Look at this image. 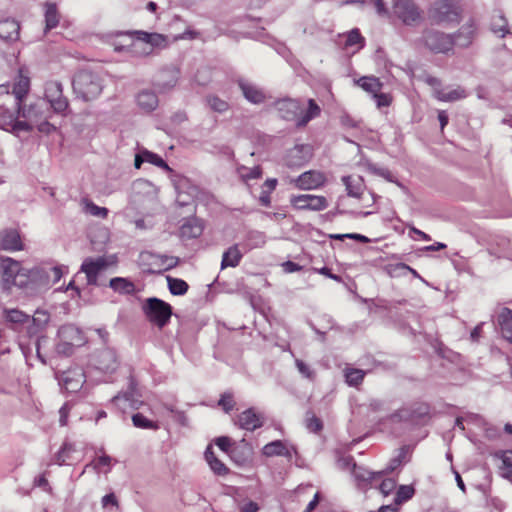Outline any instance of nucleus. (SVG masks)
Listing matches in <instances>:
<instances>
[{
	"label": "nucleus",
	"instance_id": "nucleus-1",
	"mask_svg": "<svg viewBox=\"0 0 512 512\" xmlns=\"http://www.w3.org/2000/svg\"><path fill=\"white\" fill-rule=\"evenodd\" d=\"M18 112L21 116V122L26 123L29 127L28 129H22V132H31L35 127L46 134L55 130V126L48 121L53 111L45 100L39 99L30 105L18 103Z\"/></svg>",
	"mask_w": 512,
	"mask_h": 512
},
{
	"label": "nucleus",
	"instance_id": "nucleus-2",
	"mask_svg": "<svg viewBox=\"0 0 512 512\" xmlns=\"http://www.w3.org/2000/svg\"><path fill=\"white\" fill-rule=\"evenodd\" d=\"M138 43L150 46L149 50L144 52L145 55H149L154 48H166L168 39L167 36L159 33H148L145 31L120 32L116 35L113 45L115 51H123L125 49L135 51Z\"/></svg>",
	"mask_w": 512,
	"mask_h": 512
},
{
	"label": "nucleus",
	"instance_id": "nucleus-3",
	"mask_svg": "<svg viewBox=\"0 0 512 512\" xmlns=\"http://www.w3.org/2000/svg\"><path fill=\"white\" fill-rule=\"evenodd\" d=\"M462 8L457 0H436L428 10V19L432 24L451 25L459 23Z\"/></svg>",
	"mask_w": 512,
	"mask_h": 512
},
{
	"label": "nucleus",
	"instance_id": "nucleus-4",
	"mask_svg": "<svg viewBox=\"0 0 512 512\" xmlns=\"http://www.w3.org/2000/svg\"><path fill=\"white\" fill-rule=\"evenodd\" d=\"M0 269L4 289L10 290L13 286L24 287L27 285L29 272L22 268L20 262L9 257H1Z\"/></svg>",
	"mask_w": 512,
	"mask_h": 512
},
{
	"label": "nucleus",
	"instance_id": "nucleus-5",
	"mask_svg": "<svg viewBox=\"0 0 512 512\" xmlns=\"http://www.w3.org/2000/svg\"><path fill=\"white\" fill-rule=\"evenodd\" d=\"M73 89L79 97L88 101L100 95L102 83L96 74L88 70H82L74 76Z\"/></svg>",
	"mask_w": 512,
	"mask_h": 512
},
{
	"label": "nucleus",
	"instance_id": "nucleus-6",
	"mask_svg": "<svg viewBox=\"0 0 512 512\" xmlns=\"http://www.w3.org/2000/svg\"><path fill=\"white\" fill-rule=\"evenodd\" d=\"M142 310L147 320L160 329L168 324L172 316L171 305L156 297L146 299Z\"/></svg>",
	"mask_w": 512,
	"mask_h": 512
},
{
	"label": "nucleus",
	"instance_id": "nucleus-7",
	"mask_svg": "<svg viewBox=\"0 0 512 512\" xmlns=\"http://www.w3.org/2000/svg\"><path fill=\"white\" fill-rule=\"evenodd\" d=\"M117 264L116 256H99L87 257L81 267L80 271L86 275L87 284L97 286L99 276L105 272L109 267Z\"/></svg>",
	"mask_w": 512,
	"mask_h": 512
},
{
	"label": "nucleus",
	"instance_id": "nucleus-8",
	"mask_svg": "<svg viewBox=\"0 0 512 512\" xmlns=\"http://www.w3.org/2000/svg\"><path fill=\"white\" fill-rule=\"evenodd\" d=\"M45 101L50 109L59 114H63L69 107L66 97L63 96V88L58 81H49L45 84Z\"/></svg>",
	"mask_w": 512,
	"mask_h": 512
},
{
	"label": "nucleus",
	"instance_id": "nucleus-9",
	"mask_svg": "<svg viewBox=\"0 0 512 512\" xmlns=\"http://www.w3.org/2000/svg\"><path fill=\"white\" fill-rule=\"evenodd\" d=\"M291 206L296 210L323 211L328 208L329 202L325 196L314 194L293 195L290 198Z\"/></svg>",
	"mask_w": 512,
	"mask_h": 512
},
{
	"label": "nucleus",
	"instance_id": "nucleus-10",
	"mask_svg": "<svg viewBox=\"0 0 512 512\" xmlns=\"http://www.w3.org/2000/svg\"><path fill=\"white\" fill-rule=\"evenodd\" d=\"M28 128L26 123L21 122V116L18 112V103H16L14 110L0 107V129L18 135L22 132V129Z\"/></svg>",
	"mask_w": 512,
	"mask_h": 512
},
{
	"label": "nucleus",
	"instance_id": "nucleus-11",
	"mask_svg": "<svg viewBox=\"0 0 512 512\" xmlns=\"http://www.w3.org/2000/svg\"><path fill=\"white\" fill-rule=\"evenodd\" d=\"M424 39L426 46L436 53H447L454 47L452 34L429 30L426 32Z\"/></svg>",
	"mask_w": 512,
	"mask_h": 512
},
{
	"label": "nucleus",
	"instance_id": "nucleus-12",
	"mask_svg": "<svg viewBox=\"0 0 512 512\" xmlns=\"http://www.w3.org/2000/svg\"><path fill=\"white\" fill-rule=\"evenodd\" d=\"M478 23L474 18H469L454 34V46L467 48L478 36Z\"/></svg>",
	"mask_w": 512,
	"mask_h": 512
},
{
	"label": "nucleus",
	"instance_id": "nucleus-13",
	"mask_svg": "<svg viewBox=\"0 0 512 512\" xmlns=\"http://www.w3.org/2000/svg\"><path fill=\"white\" fill-rule=\"evenodd\" d=\"M326 175L318 170H309L300 174L292 180L294 186L299 190H315L321 188L326 183Z\"/></svg>",
	"mask_w": 512,
	"mask_h": 512
},
{
	"label": "nucleus",
	"instance_id": "nucleus-14",
	"mask_svg": "<svg viewBox=\"0 0 512 512\" xmlns=\"http://www.w3.org/2000/svg\"><path fill=\"white\" fill-rule=\"evenodd\" d=\"M393 10L405 24H413L421 18V11L413 0H394Z\"/></svg>",
	"mask_w": 512,
	"mask_h": 512
},
{
	"label": "nucleus",
	"instance_id": "nucleus-15",
	"mask_svg": "<svg viewBox=\"0 0 512 512\" xmlns=\"http://www.w3.org/2000/svg\"><path fill=\"white\" fill-rule=\"evenodd\" d=\"M264 417L261 413L257 412L254 408H248L241 412L235 424L246 431H255L263 426Z\"/></svg>",
	"mask_w": 512,
	"mask_h": 512
},
{
	"label": "nucleus",
	"instance_id": "nucleus-16",
	"mask_svg": "<svg viewBox=\"0 0 512 512\" xmlns=\"http://www.w3.org/2000/svg\"><path fill=\"white\" fill-rule=\"evenodd\" d=\"M429 408L425 404H420L416 408H402L390 416L392 422H415L416 420L426 416Z\"/></svg>",
	"mask_w": 512,
	"mask_h": 512
},
{
	"label": "nucleus",
	"instance_id": "nucleus-17",
	"mask_svg": "<svg viewBox=\"0 0 512 512\" xmlns=\"http://www.w3.org/2000/svg\"><path fill=\"white\" fill-rule=\"evenodd\" d=\"M343 461L347 466L352 465V474L359 486H367L383 475V472H371L363 467L357 466L356 463L353 462L352 457L345 458Z\"/></svg>",
	"mask_w": 512,
	"mask_h": 512
},
{
	"label": "nucleus",
	"instance_id": "nucleus-18",
	"mask_svg": "<svg viewBox=\"0 0 512 512\" xmlns=\"http://www.w3.org/2000/svg\"><path fill=\"white\" fill-rule=\"evenodd\" d=\"M119 366L116 352L111 349H104L98 352L96 356V367L102 372L112 373Z\"/></svg>",
	"mask_w": 512,
	"mask_h": 512
},
{
	"label": "nucleus",
	"instance_id": "nucleus-19",
	"mask_svg": "<svg viewBox=\"0 0 512 512\" xmlns=\"http://www.w3.org/2000/svg\"><path fill=\"white\" fill-rule=\"evenodd\" d=\"M492 456L500 461L498 465L499 475L512 483V450H497Z\"/></svg>",
	"mask_w": 512,
	"mask_h": 512
},
{
	"label": "nucleus",
	"instance_id": "nucleus-20",
	"mask_svg": "<svg viewBox=\"0 0 512 512\" xmlns=\"http://www.w3.org/2000/svg\"><path fill=\"white\" fill-rule=\"evenodd\" d=\"M0 249L7 251H19L23 244L16 230H5L0 233Z\"/></svg>",
	"mask_w": 512,
	"mask_h": 512
},
{
	"label": "nucleus",
	"instance_id": "nucleus-21",
	"mask_svg": "<svg viewBox=\"0 0 512 512\" xmlns=\"http://www.w3.org/2000/svg\"><path fill=\"white\" fill-rule=\"evenodd\" d=\"M204 229V224L201 219L190 218L186 220L180 227V236L184 239L198 238Z\"/></svg>",
	"mask_w": 512,
	"mask_h": 512
},
{
	"label": "nucleus",
	"instance_id": "nucleus-22",
	"mask_svg": "<svg viewBox=\"0 0 512 512\" xmlns=\"http://www.w3.org/2000/svg\"><path fill=\"white\" fill-rule=\"evenodd\" d=\"M277 110L282 119L295 120L297 122L300 105L295 100H282L277 103Z\"/></svg>",
	"mask_w": 512,
	"mask_h": 512
},
{
	"label": "nucleus",
	"instance_id": "nucleus-23",
	"mask_svg": "<svg viewBox=\"0 0 512 512\" xmlns=\"http://www.w3.org/2000/svg\"><path fill=\"white\" fill-rule=\"evenodd\" d=\"M205 460L210 469L218 476H226L229 474V468L215 455L211 445L205 450Z\"/></svg>",
	"mask_w": 512,
	"mask_h": 512
},
{
	"label": "nucleus",
	"instance_id": "nucleus-24",
	"mask_svg": "<svg viewBox=\"0 0 512 512\" xmlns=\"http://www.w3.org/2000/svg\"><path fill=\"white\" fill-rule=\"evenodd\" d=\"M20 25L14 19L0 21V38L6 41H15L19 38Z\"/></svg>",
	"mask_w": 512,
	"mask_h": 512
},
{
	"label": "nucleus",
	"instance_id": "nucleus-25",
	"mask_svg": "<svg viewBox=\"0 0 512 512\" xmlns=\"http://www.w3.org/2000/svg\"><path fill=\"white\" fill-rule=\"evenodd\" d=\"M262 454L266 457L284 456L288 459L292 458L291 451L287 448L285 443L281 440H275L267 443L262 448Z\"/></svg>",
	"mask_w": 512,
	"mask_h": 512
},
{
	"label": "nucleus",
	"instance_id": "nucleus-26",
	"mask_svg": "<svg viewBox=\"0 0 512 512\" xmlns=\"http://www.w3.org/2000/svg\"><path fill=\"white\" fill-rule=\"evenodd\" d=\"M497 321L502 336L509 342H512V310L503 308L498 315Z\"/></svg>",
	"mask_w": 512,
	"mask_h": 512
},
{
	"label": "nucleus",
	"instance_id": "nucleus-27",
	"mask_svg": "<svg viewBox=\"0 0 512 512\" xmlns=\"http://www.w3.org/2000/svg\"><path fill=\"white\" fill-rule=\"evenodd\" d=\"M321 108L314 99L308 100V108L305 112H302L297 118V127L306 126L312 119L320 116Z\"/></svg>",
	"mask_w": 512,
	"mask_h": 512
},
{
	"label": "nucleus",
	"instance_id": "nucleus-28",
	"mask_svg": "<svg viewBox=\"0 0 512 512\" xmlns=\"http://www.w3.org/2000/svg\"><path fill=\"white\" fill-rule=\"evenodd\" d=\"M434 96L437 100L442 102H453L466 97V92L463 88L457 87L446 91V89L435 88Z\"/></svg>",
	"mask_w": 512,
	"mask_h": 512
},
{
	"label": "nucleus",
	"instance_id": "nucleus-29",
	"mask_svg": "<svg viewBox=\"0 0 512 512\" xmlns=\"http://www.w3.org/2000/svg\"><path fill=\"white\" fill-rule=\"evenodd\" d=\"M342 181L349 196L359 198L362 195L364 183L360 176H345Z\"/></svg>",
	"mask_w": 512,
	"mask_h": 512
},
{
	"label": "nucleus",
	"instance_id": "nucleus-30",
	"mask_svg": "<svg viewBox=\"0 0 512 512\" xmlns=\"http://www.w3.org/2000/svg\"><path fill=\"white\" fill-rule=\"evenodd\" d=\"M45 30H51L58 26L60 21V13L55 3L47 2L44 4Z\"/></svg>",
	"mask_w": 512,
	"mask_h": 512
},
{
	"label": "nucleus",
	"instance_id": "nucleus-31",
	"mask_svg": "<svg viewBox=\"0 0 512 512\" xmlns=\"http://www.w3.org/2000/svg\"><path fill=\"white\" fill-rule=\"evenodd\" d=\"M241 259L242 253L240 252L238 245L235 244L223 253L221 268L225 269L227 267H236L239 265Z\"/></svg>",
	"mask_w": 512,
	"mask_h": 512
},
{
	"label": "nucleus",
	"instance_id": "nucleus-32",
	"mask_svg": "<svg viewBox=\"0 0 512 512\" xmlns=\"http://www.w3.org/2000/svg\"><path fill=\"white\" fill-rule=\"evenodd\" d=\"M30 88V79L23 74V70H19L17 81L13 85V94L17 99V103H22V99L28 93Z\"/></svg>",
	"mask_w": 512,
	"mask_h": 512
},
{
	"label": "nucleus",
	"instance_id": "nucleus-33",
	"mask_svg": "<svg viewBox=\"0 0 512 512\" xmlns=\"http://www.w3.org/2000/svg\"><path fill=\"white\" fill-rule=\"evenodd\" d=\"M110 288L120 294L131 295L135 293V285L127 278L115 277L109 282Z\"/></svg>",
	"mask_w": 512,
	"mask_h": 512
},
{
	"label": "nucleus",
	"instance_id": "nucleus-34",
	"mask_svg": "<svg viewBox=\"0 0 512 512\" xmlns=\"http://www.w3.org/2000/svg\"><path fill=\"white\" fill-rule=\"evenodd\" d=\"M137 102L142 109L152 111L158 106V97L154 92L144 90L138 94Z\"/></svg>",
	"mask_w": 512,
	"mask_h": 512
},
{
	"label": "nucleus",
	"instance_id": "nucleus-35",
	"mask_svg": "<svg viewBox=\"0 0 512 512\" xmlns=\"http://www.w3.org/2000/svg\"><path fill=\"white\" fill-rule=\"evenodd\" d=\"M356 84L364 91L372 93L373 95L380 92L383 86L379 78L374 76H363L356 81Z\"/></svg>",
	"mask_w": 512,
	"mask_h": 512
},
{
	"label": "nucleus",
	"instance_id": "nucleus-36",
	"mask_svg": "<svg viewBox=\"0 0 512 512\" xmlns=\"http://www.w3.org/2000/svg\"><path fill=\"white\" fill-rule=\"evenodd\" d=\"M59 335L64 339L67 340L68 343L72 346L74 345H81L82 339L80 337V332L77 328H75L72 325L63 326L59 330Z\"/></svg>",
	"mask_w": 512,
	"mask_h": 512
},
{
	"label": "nucleus",
	"instance_id": "nucleus-37",
	"mask_svg": "<svg viewBox=\"0 0 512 512\" xmlns=\"http://www.w3.org/2000/svg\"><path fill=\"white\" fill-rule=\"evenodd\" d=\"M240 87H241V90H242L245 98L248 101H250L254 104H259L264 101L265 95L263 94V92L261 90H259L255 86L250 85V84H241Z\"/></svg>",
	"mask_w": 512,
	"mask_h": 512
},
{
	"label": "nucleus",
	"instance_id": "nucleus-38",
	"mask_svg": "<svg viewBox=\"0 0 512 512\" xmlns=\"http://www.w3.org/2000/svg\"><path fill=\"white\" fill-rule=\"evenodd\" d=\"M365 45V38L361 35L359 29H352L345 35V42L343 47L348 49L353 46H357V51L363 48Z\"/></svg>",
	"mask_w": 512,
	"mask_h": 512
},
{
	"label": "nucleus",
	"instance_id": "nucleus-39",
	"mask_svg": "<svg viewBox=\"0 0 512 512\" xmlns=\"http://www.w3.org/2000/svg\"><path fill=\"white\" fill-rule=\"evenodd\" d=\"M112 458L108 455H102L95 458L90 464L86 465V468L92 467L98 474H107L110 471Z\"/></svg>",
	"mask_w": 512,
	"mask_h": 512
},
{
	"label": "nucleus",
	"instance_id": "nucleus-40",
	"mask_svg": "<svg viewBox=\"0 0 512 512\" xmlns=\"http://www.w3.org/2000/svg\"><path fill=\"white\" fill-rule=\"evenodd\" d=\"M169 291L173 295H184L188 291V284L179 278L167 277Z\"/></svg>",
	"mask_w": 512,
	"mask_h": 512
},
{
	"label": "nucleus",
	"instance_id": "nucleus-41",
	"mask_svg": "<svg viewBox=\"0 0 512 512\" xmlns=\"http://www.w3.org/2000/svg\"><path fill=\"white\" fill-rule=\"evenodd\" d=\"M491 30L495 34H499L501 37H504L506 33H508L507 28V20L501 14H495L492 17L491 21Z\"/></svg>",
	"mask_w": 512,
	"mask_h": 512
},
{
	"label": "nucleus",
	"instance_id": "nucleus-42",
	"mask_svg": "<svg viewBox=\"0 0 512 512\" xmlns=\"http://www.w3.org/2000/svg\"><path fill=\"white\" fill-rule=\"evenodd\" d=\"M132 423L135 427L141 429L157 430L159 428L157 422L149 420L141 413H136L132 416Z\"/></svg>",
	"mask_w": 512,
	"mask_h": 512
},
{
	"label": "nucleus",
	"instance_id": "nucleus-43",
	"mask_svg": "<svg viewBox=\"0 0 512 512\" xmlns=\"http://www.w3.org/2000/svg\"><path fill=\"white\" fill-rule=\"evenodd\" d=\"M365 372L361 369L349 368L345 371L346 382L350 386H358L364 380Z\"/></svg>",
	"mask_w": 512,
	"mask_h": 512
},
{
	"label": "nucleus",
	"instance_id": "nucleus-44",
	"mask_svg": "<svg viewBox=\"0 0 512 512\" xmlns=\"http://www.w3.org/2000/svg\"><path fill=\"white\" fill-rule=\"evenodd\" d=\"M415 494V489L411 485H401L395 496V505H400L409 499H411Z\"/></svg>",
	"mask_w": 512,
	"mask_h": 512
},
{
	"label": "nucleus",
	"instance_id": "nucleus-45",
	"mask_svg": "<svg viewBox=\"0 0 512 512\" xmlns=\"http://www.w3.org/2000/svg\"><path fill=\"white\" fill-rule=\"evenodd\" d=\"M240 177L244 181L259 179L262 176V169L260 166H255L252 168L241 167L238 169Z\"/></svg>",
	"mask_w": 512,
	"mask_h": 512
},
{
	"label": "nucleus",
	"instance_id": "nucleus-46",
	"mask_svg": "<svg viewBox=\"0 0 512 512\" xmlns=\"http://www.w3.org/2000/svg\"><path fill=\"white\" fill-rule=\"evenodd\" d=\"M144 152V160L148 163H151L157 167L163 168L165 170H170L168 164L158 155L148 150H143Z\"/></svg>",
	"mask_w": 512,
	"mask_h": 512
},
{
	"label": "nucleus",
	"instance_id": "nucleus-47",
	"mask_svg": "<svg viewBox=\"0 0 512 512\" xmlns=\"http://www.w3.org/2000/svg\"><path fill=\"white\" fill-rule=\"evenodd\" d=\"M74 452V447L70 443H64L56 455V461L59 465L67 464L70 454Z\"/></svg>",
	"mask_w": 512,
	"mask_h": 512
},
{
	"label": "nucleus",
	"instance_id": "nucleus-48",
	"mask_svg": "<svg viewBox=\"0 0 512 512\" xmlns=\"http://www.w3.org/2000/svg\"><path fill=\"white\" fill-rule=\"evenodd\" d=\"M156 262L159 263L160 270H168L174 268L178 264V258L173 256L166 255H156L154 256Z\"/></svg>",
	"mask_w": 512,
	"mask_h": 512
},
{
	"label": "nucleus",
	"instance_id": "nucleus-49",
	"mask_svg": "<svg viewBox=\"0 0 512 512\" xmlns=\"http://www.w3.org/2000/svg\"><path fill=\"white\" fill-rule=\"evenodd\" d=\"M306 427L312 432H319L323 425L322 421L313 412H308L306 415Z\"/></svg>",
	"mask_w": 512,
	"mask_h": 512
},
{
	"label": "nucleus",
	"instance_id": "nucleus-50",
	"mask_svg": "<svg viewBox=\"0 0 512 512\" xmlns=\"http://www.w3.org/2000/svg\"><path fill=\"white\" fill-rule=\"evenodd\" d=\"M28 315L17 309L6 311V319L12 323H24L28 319Z\"/></svg>",
	"mask_w": 512,
	"mask_h": 512
},
{
	"label": "nucleus",
	"instance_id": "nucleus-51",
	"mask_svg": "<svg viewBox=\"0 0 512 512\" xmlns=\"http://www.w3.org/2000/svg\"><path fill=\"white\" fill-rule=\"evenodd\" d=\"M85 211L93 216L106 218L108 215V209L105 207H99L93 202H86Z\"/></svg>",
	"mask_w": 512,
	"mask_h": 512
},
{
	"label": "nucleus",
	"instance_id": "nucleus-52",
	"mask_svg": "<svg viewBox=\"0 0 512 512\" xmlns=\"http://www.w3.org/2000/svg\"><path fill=\"white\" fill-rule=\"evenodd\" d=\"M218 405L221 406L225 412H230L235 406L233 395L231 393L222 394Z\"/></svg>",
	"mask_w": 512,
	"mask_h": 512
},
{
	"label": "nucleus",
	"instance_id": "nucleus-53",
	"mask_svg": "<svg viewBox=\"0 0 512 512\" xmlns=\"http://www.w3.org/2000/svg\"><path fill=\"white\" fill-rule=\"evenodd\" d=\"M295 365L298 369V371L307 379L314 380L315 379V372L310 368L309 365H307L304 361L300 359H296Z\"/></svg>",
	"mask_w": 512,
	"mask_h": 512
},
{
	"label": "nucleus",
	"instance_id": "nucleus-54",
	"mask_svg": "<svg viewBox=\"0 0 512 512\" xmlns=\"http://www.w3.org/2000/svg\"><path fill=\"white\" fill-rule=\"evenodd\" d=\"M208 103L212 110L216 112H224L228 109V103L216 96L208 98Z\"/></svg>",
	"mask_w": 512,
	"mask_h": 512
},
{
	"label": "nucleus",
	"instance_id": "nucleus-55",
	"mask_svg": "<svg viewBox=\"0 0 512 512\" xmlns=\"http://www.w3.org/2000/svg\"><path fill=\"white\" fill-rule=\"evenodd\" d=\"M373 96L376 99V103L379 108L390 106L393 100L392 96L387 93L377 92Z\"/></svg>",
	"mask_w": 512,
	"mask_h": 512
},
{
	"label": "nucleus",
	"instance_id": "nucleus-56",
	"mask_svg": "<svg viewBox=\"0 0 512 512\" xmlns=\"http://www.w3.org/2000/svg\"><path fill=\"white\" fill-rule=\"evenodd\" d=\"M396 486L395 480L388 478L382 480V482L379 485V490L384 496H388Z\"/></svg>",
	"mask_w": 512,
	"mask_h": 512
},
{
	"label": "nucleus",
	"instance_id": "nucleus-57",
	"mask_svg": "<svg viewBox=\"0 0 512 512\" xmlns=\"http://www.w3.org/2000/svg\"><path fill=\"white\" fill-rule=\"evenodd\" d=\"M215 444L221 449L223 452L228 453L229 449L232 446L231 438L227 436H221L215 439Z\"/></svg>",
	"mask_w": 512,
	"mask_h": 512
},
{
	"label": "nucleus",
	"instance_id": "nucleus-58",
	"mask_svg": "<svg viewBox=\"0 0 512 512\" xmlns=\"http://www.w3.org/2000/svg\"><path fill=\"white\" fill-rule=\"evenodd\" d=\"M130 401L128 394L117 395L113 397L112 403L121 410H125L127 403Z\"/></svg>",
	"mask_w": 512,
	"mask_h": 512
},
{
	"label": "nucleus",
	"instance_id": "nucleus-59",
	"mask_svg": "<svg viewBox=\"0 0 512 512\" xmlns=\"http://www.w3.org/2000/svg\"><path fill=\"white\" fill-rule=\"evenodd\" d=\"M282 268H283L284 272H286V273H293V272H298V271L302 270V266H300L299 264H297L293 261H286V262L282 263Z\"/></svg>",
	"mask_w": 512,
	"mask_h": 512
},
{
	"label": "nucleus",
	"instance_id": "nucleus-60",
	"mask_svg": "<svg viewBox=\"0 0 512 512\" xmlns=\"http://www.w3.org/2000/svg\"><path fill=\"white\" fill-rule=\"evenodd\" d=\"M319 501H320V493L316 492L314 494L313 499L306 506L304 512H313L316 509V507L318 506Z\"/></svg>",
	"mask_w": 512,
	"mask_h": 512
},
{
	"label": "nucleus",
	"instance_id": "nucleus-61",
	"mask_svg": "<svg viewBox=\"0 0 512 512\" xmlns=\"http://www.w3.org/2000/svg\"><path fill=\"white\" fill-rule=\"evenodd\" d=\"M259 506L254 501H249L240 508V512H258Z\"/></svg>",
	"mask_w": 512,
	"mask_h": 512
},
{
	"label": "nucleus",
	"instance_id": "nucleus-62",
	"mask_svg": "<svg viewBox=\"0 0 512 512\" xmlns=\"http://www.w3.org/2000/svg\"><path fill=\"white\" fill-rule=\"evenodd\" d=\"M109 504L118 506V501L116 496L113 493L107 494L102 498L103 507L108 506Z\"/></svg>",
	"mask_w": 512,
	"mask_h": 512
},
{
	"label": "nucleus",
	"instance_id": "nucleus-63",
	"mask_svg": "<svg viewBox=\"0 0 512 512\" xmlns=\"http://www.w3.org/2000/svg\"><path fill=\"white\" fill-rule=\"evenodd\" d=\"M410 231L412 233L416 234L418 237H420L424 241H430L431 240V237L428 234H426L425 232L419 230L418 228H416L414 226L410 227Z\"/></svg>",
	"mask_w": 512,
	"mask_h": 512
},
{
	"label": "nucleus",
	"instance_id": "nucleus-64",
	"mask_svg": "<svg viewBox=\"0 0 512 512\" xmlns=\"http://www.w3.org/2000/svg\"><path fill=\"white\" fill-rule=\"evenodd\" d=\"M377 512H398V507L396 505H383Z\"/></svg>",
	"mask_w": 512,
	"mask_h": 512
}]
</instances>
